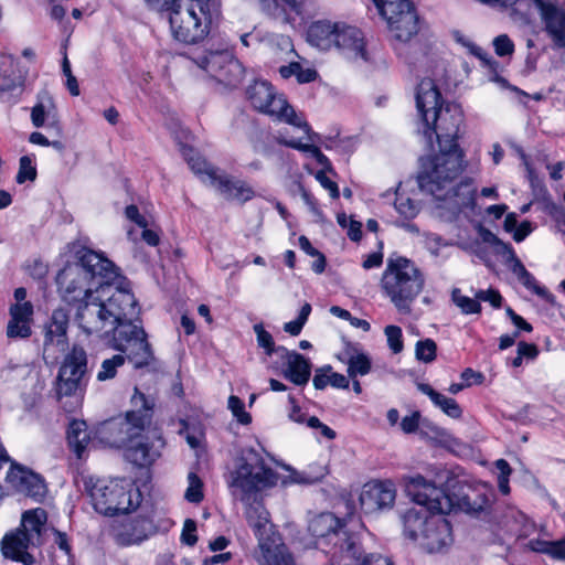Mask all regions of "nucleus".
Listing matches in <instances>:
<instances>
[{"label": "nucleus", "instance_id": "f257e3e1", "mask_svg": "<svg viewBox=\"0 0 565 565\" xmlns=\"http://www.w3.org/2000/svg\"><path fill=\"white\" fill-rule=\"evenodd\" d=\"M78 263L68 264L56 276L57 289L67 303L79 302L75 320L87 335L108 339L124 350L136 366L149 364L152 354L147 333L137 326L139 308L134 294L122 287L115 265L100 254L82 248Z\"/></svg>", "mask_w": 565, "mask_h": 565}, {"label": "nucleus", "instance_id": "f03ea898", "mask_svg": "<svg viewBox=\"0 0 565 565\" xmlns=\"http://www.w3.org/2000/svg\"><path fill=\"white\" fill-rule=\"evenodd\" d=\"M461 122L462 111L457 104H447L444 109L431 115L428 134L424 136L429 145L436 137L439 153L422 159L417 175L420 190L440 202L438 207L449 213L447 218L450 221L466 209L472 210L475 206L476 189L470 180L452 185L463 169V154L457 143Z\"/></svg>", "mask_w": 565, "mask_h": 565}, {"label": "nucleus", "instance_id": "7ed1b4c3", "mask_svg": "<svg viewBox=\"0 0 565 565\" xmlns=\"http://www.w3.org/2000/svg\"><path fill=\"white\" fill-rule=\"evenodd\" d=\"M406 491L417 507L403 514L404 534L418 541L427 553L446 552L454 542L451 526L445 518L435 514L452 511L451 497L423 476L412 478Z\"/></svg>", "mask_w": 565, "mask_h": 565}, {"label": "nucleus", "instance_id": "20e7f679", "mask_svg": "<svg viewBox=\"0 0 565 565\" xmlns=\"http://www.w3.org/2000/svg\"><path fill=\"white\" fill-rule=\"evenodd\" d=\"M425 276L415 263L403 256H391L382 274L381 288L398 312L408 315L412 303L423 291Z\"/></svg>", "mask_w": 565, "mask_h": 565}, {"label": "nucleus", "instance_id": "39448f33", "mask_svg": "<svg viewBox=\"0 0 565 565\" xmlns=\"http://www.w3.org/2000/svg\"><path fill=\"white\" fill-rule=\"evenodd\" d=\"M164 11L174 39L190 44L207 35L213 19L218 14V6L215 0H177Z\"/></svg>", "mask_w": 565, "mask_h": 565}, {"label": "nucleus", "instance_id": "423d86ee", "mask_svg": "<svg viewBox=\"0 0 565 565\" xmlns=\"http://www.w3.org/2000/svg\"><path fill=\"white\" fill-rule=\"evenodd\" d=\"M131 404L134 409L128 411L124 417L118 416L100 423L96 427L95 439L105 446L119 448L140 437L151 423L153 403L136 388Z\"/></svg>", "mask_w": 565, "mask_h": 565}, {"label": "nucleus", "instance_id": "0eeeda50", "mask_svg": "<svg viewBox=\"0 0 565 565\" xmlns=\"http://www.w3.org/2000/svg\"><path fill=\"white\" fill-rule=\"evenodd\" d=\"M308 531L317 539V547L330 555L331 561L355 557L359 551L358 536L345 530L344 523L331 512L312 518Z\"/></svg>", "mask_w": 565, "mask_h": 565}, {"label": "nucleus", "instance_id": "6e6552de", "mask_svg": "<svg viewBox=\"0 0 565 565\" xmlns=\"http://www.w3.org/2000/svg\"><path fill=\"white\" fill-rule=\"evenodd\" d=\"M96 512L114 516L136 510L141 502V493L128 480L97 481L89 492Z\"/></svg>", "mask_w": 565, "mask_h": 565}, {"label": "nucleus", "instance_id": "1a4fd4ad", "mask_svg": "<svg viewBox=\"0 0 565 565\" xmlns=\"http://www.w3.org/2000/svg\"><path fill=\"white\" fill-rule=\"evenodd\" d=\"M247 97L253 107L259 113L302 129L309 141L318 140L319 135L311 131L309 124L296 114L282 94L276 93L270 83L265 81L255 82L247 88Z\"/></svg>", "mask_w": 565, "mask_h": 565}, {"label": "nucleus", "instance_id": "9d476101", "mask_svg": "<svg viewBox=\"0 0 565 565\" xmlns=\"http://www.w3.org/2000/svg\"><path fill=\"white\" fill-rule=\"evenodd\" d=\"M276 482V472L254 450H249L237 460L235 470L231 473L230 487L234 493L239 492L241 501L246 502L253 494L275 486Z\"/></svg>", "mask_w": 565, "mask_h": 565}, {"label": "nucleus", "instance_id": "9b49d317", "mask_svg": "<svg viewBox=\"0 0 565 565\" xmlns=\"http://www.w3.org/2000/svg\"><path fill=\"white\" fill-rule=\"evenodd\" d=\"M392 36L406 43L419 32V19L409 0H373Z\"/></svg>", "mask_w": 565, "mask_h": 565}, {"label": "nucleus", "instance_id": "f8f14e48", "mask_svg": "<svg viewBox=\"0 0 565 565\" xmlns=\"http://www.w3.org/2000/svg\"><path fill=\"white\" fill-rule=\"evenodd\" d=\"M86 372V351L82 347L74 345L71 352L65 355L58 370L55 384L57 398L73 396L78 391H82Z\"/></svg>", "mask_w": 565, "mask_h": 565}, {"label": "nucleus", "instance_id": "ddd939ff", "mask_svg": "<svg viewBox=\"0 0 565 565\" xmlns=\"http://www.w3.org/2000/svg\"><path fill=\"white\" fill-rule=\"evenodd\" d=\"M194 62L225 86L236 87L243 81V65L227 51L210 52L207 55L198 57Z\"/></svg>", "mask_w": 565, "mask_h": 565}, {"label": "nucleus", "instance_id": "4468645a", "mask_svg": "<svg viewBox=\"0 0 565 565\" xmlns=\"http://www.w3.org/2000/svg\"><path fill=\"white\" fill-rule=\"evenodd\" d=\"M531 17L540 15L543 30L554 49L565 50V3L559 0H534Z\"/></svg>", "mask_w": 565, "mask_h": 565}, {"label": "nucleus", "instance_id": "2eb2a0df", "mask_svg": "<svg viewBox=\"0 0 565 565\" xmlns=\"http://www.w3.org/2000/svg\"><path fill=\"white\" fill-rule=\"evenodd\" d=\"M6 479L15 491L38 502H41L47 493L46 483L40 475L15 462L11 465Z\"/></svg>", "mask_w": 565, "mask_h": 565}, {"label": "nucleus", "instance_id": "dca6fc26", "mask_svg": "<svg viewBox=\"0 0 565 565\" xmlns=\"http://www.w3.org/2000/svg\"><path fill=\"white\" fill-rule=\"evenodd\" d=\"M395 489L391 482L373 481L364 484L360 493V505L364 513L371 514L391 508L395 501Z\"/></svg>", "mask_w": 565, "mask_h": 565}, {"label": "nucleus", "instance_id": "f3484780", "mask_svg": "<svg viewBox=\"0 0 565 565\" xmlns=\"http://www.w3.org/2000/svg\"><path fill=\"white\" fill-rule=\"evenodd\" d=\"M164 441L162 438L158 437L154 440H150L149 437L143 436V433H141L140 437L125 446L124 456L127 461L136 467H149L161 456Z\"/></svg>", "mask_w": 565, "mask_h": 565}, {"label": "nucleus", "instance_id": "a211bd4d", "mask_svg": "<svg viewBox=\"0 0 565 565\" xmlns=\"http://www.w3.org/2000/svg\"><path fill=\"white\" fill-rule=\"evenodd\" d=\"M416 107L423 120V134H428L431 115L445 108L441 106V95L433 79L424 78L418 84L416 90Z\"/></svg>", "mask_w": 565, "mask_h": 565}, {"label": "nucleus", "instance_id": "6ab92c4d", "mask_svg": "<svg viewBox=\"0 0 565 565\" xmlns=\"http://www.w3.org/2000/svg\"><path fill=\"white\" fill-rule=\"evenodd\" d=\"M334 47L349 60L366 61L365 43L362 32L352 25L339 22Z\"/></svg>", "mask_w": 565, "mask_h": 565}, {"label": "nucleus", "instance_id": "aec40b11", "mask_svg": "<svg viewBox=\"0 0 565 565\" xmlns=\"http://www.w3.org/2000/svg\"><path fill=\"white\" fill-rule=\"evenodd\" d=\"M1 552L6 558L20 562L23 565H33L34 556L28 552L30 547H35L31 541L19 527L15 531L7 533L1 540Z\"/></svg>", "mask_w": 565, "mask_h": 565}, {"label": "nucleus", "instance_id": "412c9836", "mask_svg": "<svg viewBox=\"0 0 565 565\" xmlns=\"http://www.w3.org/2000/svg\"><path fill=\"white\" fill-rule=\"evenodd\" d=\"M210 185L215 188L224 198L241 203L254 198L255 192L245 181L234 179L218 171L210 172Z\"/></svg>", "mask_w": 565, "mask_h": 565}, {"label": "nucleus", "instance_id": "4be33fe9", "mask_svg": "<svg viewBox=\"0 0 565 565\" xmlns=\"http://www.w3.org/2000/svg\"><path fill=\"white\" fill-rule=\"evenodd\" d=\"M483 239L489 243H500L502 245L503 249L509 253L510 258L513 262L512 271L518 276L519 280L523 284L525 288L532 290L534 294L542 298L547 299L551 296L547 289L537 284L534 276L525 268L522 262L516 257L510 244H504L500 242L498 237L490 231H486Z\"/></svg>", "mask_w": 565, "mask_h": 565}, {"label": "nucleus", "instance_id": "5701e85b", "mask_svg": "<svg viewBox=\"0 0 565 565\" xmlns=\"http://www.w3.org/2000/svg\"><path fill=\"white\" fill-rule=\"evenodd\" d=\"M153 533L152 521L146 516H137L117 531L116 542L124 546L139 544Z\"/></svg>", "mask_w": 565, "mask_h": 565}, {"label": "nucleus", "instance_id": "b1692460", "mask_svg": "<svg viewBox=\"0 0 565 565\" xmlns=\"http://www.w3.org/2000/svg\"><path fill=\"white\" fill-rule=\"evenodd\" d=\"M278 350H281V356L286 358L284 376L296 385H306L311 375L309 360L296 351H288L284 347H278Z\"/></svg>", "mask_w": 565, "mask_h": 565}, {"label": "nucleus", "instance_id": "393cba45", "mask_svg": "<svg viewBox=\"0 0 565 565\" xmlns=\"http://www.w3.org/2000/svg\"><path fill=\"white\" fill-rule=\"evenodd\" d=\"M47 513L42 508L26 510L22 513L19 529L40 547L44 544L46 532Z\"/></svg>", "mask_w": 565, "mask_h": 565}, {"label": "nucleus", "instance_id": "a878e982", "mask_svg": "<svg viewBox=\"0 0 565 565\" xmlns=\"http://www.w3.org/2000/svg\"><path fill=\"white\" fill-rule=\"evenodd\" d=\"M339 22L319 20L312 22L307 30V41L323 51L334 47Z\"/></svg>", "mask_w": 565, "mask_h": 565}, {"label": "nucleus", "instance_id": "bb28decb", "mask_svg": "<svg viewBox=\"0 0 565 565\" xmlns=\"http://www.w3.org/2000/svg\"><path fill=\"white\" fill-rule=\"evenodd\" d=\"M55 103L53 97L43 90L38 95V102L31 109V121L36 128L43 127L46 119H51L49 127L56 129L57 134L62 132L61 125L55 116Z\"/></svg>", "mask_w": 565, "mask_h": 565}, {"label": "nucleus", "instance_id": "cd10ccee", "mask_svg": "<svg viewBox=\"0 0 565 565\" xmlns=\"http://www.w3.org/2000/svg\"><path fill=\"white\" fill-rule=\"evenodd\" d=\"M68 316L63 309L53 311L50 323L46 327L44 345H56L64 351L67 345Z\"/></svg>", "mask_w": 565, "mask_h": 565}, {"label": "nucleus", "instance_id": "c85d7f7f", "mask_svg": "<svg viewBox=\"0 0 565 565\" xmlns=\"http://www.w3.org/2000/svg\"><path fill=\"white\" fill-rule=\"evenodd\" d=\"M149 350L152 354V361L149 364L141 365V366H136L135 363L132 361H130L128 353L124 350H119L120 352H124L125 355L116 354V355L111 356L110 359L104 360L102 363L100 371L97 373V380L103 382V381L114 379L117 374V369L122 366L125 364L126 360H128L134 365L135 369H145V367L156 369L157 359L153 354V351H152V348L150 344H149Z\"/></svg>", "mask_w": 565, "mask_h": 565}, {"label": "nucleus", "instance_id": "c756f323", "mask_svg": "<svg viewBox=\"0 0 565 565\" xmlns=\"http://www.w3.org/2000/svg\"><path fill=\"white\" fill-rule=\"evenodd\" d=\"M67 443L76 457L81 459L90 443V435L87 431L85 420L73 419L70 423L67 428Z\"/></svg>", "mask_w": 565, "mask_h": 565}, {"label": "nucleus", "instance_id": "7c9ffc66", "mask_svg": "<svg viewBox=\"0 0 565 565\" xmlns=\"http://www.w3.org/2000/svg\"><path fill=\"white\" fill-rule=\"evenodd\" d=\"M417 388L425 395H427L435 406L439 407L446 415L451 418H460L462 409L456 399L447 397L437 391H435L429 384L418 383Z\"/></svg>", "mask_w": 565, "mask_h": 565}, {"label": "nucleus", "instance_id": "2f4dec72", "mask_svg": "<svg viewBox=\"0 0 565 565\" xmlns=\"http://www.w3.org/2000/svg\"><path fill=\"white\" fill-rule=\"evenodd\" d=\"M503 526L516 537H526L534 531V523L515 509H510L503 516Z\"/></svg>", "mask_w": 565, "mask_h": 565}, {"label": "nucleus", "instance_id": "473e14b6", "mask_svg": "<svg viewBox=\"0 0 565 565\" xmlns=\"http://www.w3.org/2000/svg\"><path fill=\"white\" fill-rule=\"evenodd\" d=\"M246 520L259 542L263 541L269 524V513L260 502L248 504L245 511Z\"/></svg>", "mask_w": 565, "mask_h": 565}, {"label": "nucleus", "instance_id": "72a5a7b5", "mask_svg": "<svg viewBox=\"0 0 565 565\" xmlns=\"http://www.w3.org/2000/svg\"><path fill=\"white\" fill-rule=\"evenodd\" d=\"M451 500H454L451 498ZM452 509L457 507L459 510L469 513V514H479L482 512L487 504L488 499L483 494H479L475 491H471V493L463 494L462 497H459L457 501H452Z\"/></svg>", "mask_w": 565, "mask_h": 565}, {"label": "nucleus", "instance_id": "f704fd0d", "mask_svg": "<svg viewBox=\"0 0 565 565\" xmlns=\"http://www.w3.org/2000/svg\"><path fill=\"white\" fill-rule=\"evenodd\" d=\"M348 376L352 380L358 376H364L370 373L372 362L367 354L363 352H354L349 355L348 361Z\"/></svg>", "mask_w": 565, "mask_h": 565}, {"label": "nucleus", "instance_id": "c9c22d12", "mask_svg": "<svg viewBox=\"0 0 565 565\" xmlns=\"http://www.w3.org/2000/svg\"><path fill=\"white\" fill-rule=\"evenodd\" d=\"M183 157L186 160L191 170L199 175H205L210 182V172L218 171L217 169L210 166L199 153L191 148H183Z\"/></svg>", "mask_w": 565, "mask_h": 565}, {"label": "nucleus", "instance_id": "e433bc0d", "mask_svg": "<svg viewBox=\"0 0 565 565\" xmlns=\"http://www.w3.org/2000/svg\"><path fill=\"white\" fill-rule=\"evenodd\" d=\"M451 300L461 310L463 315H472L481 312V305L477 298L463 296L460 289L455 288L451 292Z\"/></svg>", "mask_w": 565, "mask_h": 565}, {"label": "nucleus", "instance_id": "4c0bfd02", "mask_svg": "<svg viewBox=\"0 0 565 565\" xmlns=\"http://www.w3.org/2000/svg\"><path fill=\"white\" fill-rule=\"evenodd\" d=\"M279 143L290 147L292 149H297L303 152H310L312 157L316 158L319 164L323 167H329V159L320 151V149L313 145H306L298 140H286V139H277Z\"/></svg>", "mask_w": 565, "mask_h": 565}, {"label": "nucleus", "instance_id": "58836bf2", "mask_svg": "<svg viewBox=\"0 0 565 565\" xmlns=\"http://www.w3.org/2000/svg\"><path fill=\"white\" fill-rule=\"evenodd\" d=\"M184 498L191 503H200L204 498L203 482L195 472H189L188 475V488Z\"/></svg>", "mask_w": 565, "mask_h": 565}, {"label": "nucleus", "instance_id": "ea45409f", "mask_svg": "<svg viewBox=\"0 0 565 565\" xmlns=\"http://www.w3.org/2000/svg\"><path fill=\"white\" fill-rule=\"evenodd\" d=\"M287 470L289 471V475L282 480L284 484L296 483L302 486H310L318 483L322 478V475H313L305 470L298 471L290 467H288Z\"/></svg>", "mask_w": 565, "mask_h": 565}, {"label": "nucleus", "instance_id": "a19ab883", "mask_svg": "<svg viewBox=\"0 0 565 565\" xmlns=\"http://www.w3.org/2000/svg\"><path fill=\"white\" fill-rule=\"evenodd\" d=\"M437 344L433 339L417 341L415 345V356L424 363H431L436 359Z\"/></svg>", "mask_w": 565, "mask_h": 565}, {"label": "nucleus", "instance_id": "79ce46f5", "mask_svg": "<svg viewBox=\"0 0 565 565\" xmlns=\"http://www.w3.org/2000/svg\"><path fill=\"white\" fill-rule=\"evenodd\" d=\"M253 329L256 333L257 344L265 350L266 355L271 356L275 352H281L276 348L273 335L264 329L262 323L255 324Z\"/></svg>", "mask_w": 565, "mask_h": 565}, {"label": "nucleus", "instance_id": "37998d69", "mask_svg": "<svg viewBox=\"0 0 565 565\" xmlns=\"http://www.w3.org/2000/svg\"><path fill=\"white\" fill-rule=\"evenodd\" d=\"M463 45L468 47L473 56L480 60L483 67L489 68L493 73L497 72L499 63L488 52L470 41L463 42Z\"/></svg>", "mask_w": 565, "mask_h": 565}, {"label": "nucleus", "instance_id": "c03bdc74", "mask_svg": "<svg viewBox=\"0 0 565 565\" xmlns=\"http://www.w3.org/2000/svg\"><path fill=\"white\" fill-rule=\"evenodd\" d=\"M310 312L311 306L310 303L306 302L301 307L297 319L284 324V331L291 335H298L301 332L305 323L307 322Z\"/></svg>", "mask_w": 565, "mask_h": 565}, {"label": "nucleus", "instance_id": "a18cd8bd", "mask_svg": "<svg viewBox=\"0 0 565 565\" xmlns=\"http://www.w3.org/2000/svg\"><path fill=\"white\" fill-rule=\"evenodd\" d=\"M384 333L392 352L395 354L401 353L404 348L402 329L397 326L391 324L385 327Z\"/></svg>", "mask_w": 565, "mask_h": 565}, {"label": "nucleus", "instance_id": "49530a36", "mask_svg": "<svg viewBox=\"0 0 565 565\" xmlns=\"http://www.w3.org/2000/svg\"><path fill=\"white\" fill-rule=\"evenodd\" d=\"M33 317V306L30 301L15 303L10 307V318L31 326Z\"/></svg>", "mask_w": 565, "mask_h": 565}, {"label": "nucleus", "instance_id": "de8ad7c7", "mask_svg": "<svg viewBox=\"0 0 565 565\" xmlns=\"http://www.w3.org/2000/svg\"><path fill=\"white\" fill-rule=\"evenodd\" d=\"M228 408L233 413L234 417H236L238 423L247 425L252 422V417L249 413L245 411V405L239 397L231 395L228 397Z\"/></svg>", "mask_w": 565, "mask_h": 565}, {"label": "nucleus", "instance_id": "09e8293b", "mask_svg": "<svg viewBox=\"0 0 565 565\" xmlns=\"http://www.w3.org/2000/svg\"><path fill=\"white\" fill-rule=\"evenodd\" d=\"M396 211L407 220L414 218L418 212V205L409 198L397 196L395 200Z\"/></svg>", "mask_w": 565, "mask_h": 565}, {"label": "nucleus", "instance_id": "8fccbe9b", "mask_svg": "<svg viewBox=\"0 0 565 565\" xmlns=\"http://www.w3.org/2000/svg\"><path fill=\"white\" fill-rule=\"evenodd\" d=\"M36 178L35 167L32 164V160L28 156L20 158L19 172L17 174V182L23 183L26 180L33 181Z\"/></svg>", "mask_w": 565, "mask_h": 565}, {"label": "nucleus", "instance_id": "3c124183", "mask_svg": "<svg viewBox=\"0 0 565 565\" xmlns=\"http://www.w3.org/2000/svg\"><path fill=\"white\" fill-rule=\"evenodd\" d=\"M359 555L360 550L358 551L355 557H348L350 562L343 565H392L387 557L380 554H369L364 556L362 561H360Z\"/></svg>", "mask_w": 565, "mask_h": 565}, {"label": "nucleus", "instance_id": "603ef678", "mask_svg": "<svg viewBox=\"0 0 565 565\" xmlns=\"http://www.w3.org/2000/svg\"><path fill=\"white\" fill-rule=\"evenodd\" d=\"M9 338H28L31 335V326L10 318L7 326Z\"/></svg>", "mask_w": 565, "mask_h": 565}, {"label": "nucleus", "instance_id": "864d4df0", "mask_svg": "<svg viewBox=\"0 0 565 565\" xmlns=\"http://www.w3.org/2000/svg\"><path fill=\"white\" fill-rule=\"evenodd\" d=\"M475 297L479 303L480 301L489 302L493 308L497 309L502 305V296L495 289H480L475 294Z\"/></svg>", "mask_w": 565, "mask_h": 565}, {"label": "nucleus", "instance_id": "5fc2aeb1", "mask_svg": "<svg viewBox=\"0 0 565 565\" xmlns=\"http://www.w3.org/2000/svg\"><path fill=\"white\" fill-rule=\"evenodd\" d=\"M493 46L499 56H508L514 52V44L507 34L498 35L493 40Z\"/></svg>", "mask_w": 565, "mask_h": 565}, {"label": "nucleus", "instance_id": "6e6d98bb", "mask_svg": "<svg viewBox=\"0 0 565 565\" xmlns=\"http://www.w3.org/2000/svg\"><path fill=\"white\" fill-rule=\"evenodd\" d=\"M307 426L309 428L318 430L321 436L329 440H332L337 437V433L332 428L320 422V419L316 416H309V418L307 419Z\"/></svg>", "mask_w": 565, "mask_h": 565}, {"label": "nucleus", "instance_id": "4d7b16f0", "mask_svg": "<svg viewBox=\"0 0 565 565\" xmlns=\"http://www.w3.org/2000/svg\"><path fill=\"white\" fill-rule=\"evenodd\" d=\"M196 532V523L192 519H186L183 524V530L181 534L182 543L193 546L198 542Z\"/></svg>", "mask_w": 565, "mask_h": 565}, {"label": "nucleus", "instance_id": "13d9d810", "mask_svg": "<svg viewBox=\"0 0 565 565\" xmlns=\"http://www.w3.org/2000/svg\"><path fill=\"white\" fill-rule=\"evenodd\" d=\"M420 420V413L414 412L409 416H405L401 422V428L405 434H413L417 430Z\"/></svg>", "mask_w": 565, "mask_h": 565}, {"label": "nucleus", "instance_id": "bf43d9fd", "mask_svg": "<svg viewBox=\"0 0 565 565\" xmlns=\"http://www.w3.org/2000/svg\"><path fill=\"white\" fill-rule=\"evenodd\" d=\"M329 372H331L330 365L320 367L316 371L312 382L317 390H323L328 384H330V375H328Z\"/></svg>", "mask_w": 565, "mask_h": 565}, {"label": "nucleus", "instance_id": "052dcab7", "mask_svg": "<svg viewBox=\"0 0 565 565\" xmlns=\"http://www.w3.org/2000/svg\"><path fill=\"white\" fill-rule=\"evenodd\" d=\"M526 170H527V179H529V182H530V185H531L533 192L536 195L545 194L547 192V190H546L545 185L543 184V182L541 181V179L535 173V171L533 170V168H531L527 164Z\"/></svg>", "mask_w": 565, "mask_h": 565}, {"label": "nucleus", "instance_id": "680f3d73", "mask_svg": "<svg viewBox=\"0 0 565 565\" xmlns=\"http://www.w3.org/2000/svg\"><path fill=\"white\" fill-rule=\"evenodd\" d=\"M288 401L291 404V409L288 414L290 420L298 424H306L309 418L305 413L301 412L300 407L297 405L296 399L292 395L288 396Z\"/></svg>", "mask_w": 565, "mask_h": 565}, {"label": "nucleus", "instance_id": "e2e57ef3", "mask_svg": "<svg viewBox=\"0 0 565 565\" xmlns=\"http://www.w3.org/2000/svg\"><path fill=\"white\" fill-rule=\"evenodd\" d=\"M316 179L320 182V184L329 190L332 199H338L340 195L339 188L335 182L330 180L323 171H319L316 175Z\"/></svg>", "mask_w": 565, "mask_h": 565}, {"label": "nucleus", "instance_id": "0e129e2a", "mask_svg": "<svg viewBox=\"0 0 565 565\" xmlns=\"http://www.w3.org/2000/svg\"><path fill=\"white\" fill-rule=\"evenodd\" d=\"M518 353L522 358L535 359L539 354V349L535 344L521 341L518 343Z\"/></svg>", "mask_w": 565, "mask_h": 565}, {"label": "nucleus", "instance_id": "69168bd1", "mask_svg": "<svg viewBox=\"0 0 565 565\" xmlns=\"http://www.w3.org/2000/svg\"><path fill=\"white\" fill-rule=\"evenodd\" d=\"M126 217L132 222H135L140 227H147L146 218L139 213V210L136 205H128L125 210Z\"/></svg>", "mask_w": 565, "mask_h": 565}, {"label": "nucleus", "instance_id": "338daca9", "mask_svg": "<svg viewBox=\"0 0 565 565\" xmlns=\"http://www.w3.org/2000/svg\"><path fill=\"white\" fill-rule=\"evenodd\" d=\"M532 224L529 221L522 222L520 225H516V228L513 233V239L518 243L525 239L527 235L532 232Z\"/></svg>", "mask_w": 565, "mask_h": 565}, {"label": "nucleus", "instance_id": "774afa93", "mask_svg": "<svg viewBox=\"0 0 565 565\" xmlns=\"http://www.w3.org/2000/svg\"><path fill=\"white\" fill-rule=\"evenodd\" d=\"M550 556L556 559L565 561V539L552 541Z\"/></svg>", "mask_w": 565, "mask_h": 565}]
</instances>
